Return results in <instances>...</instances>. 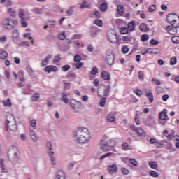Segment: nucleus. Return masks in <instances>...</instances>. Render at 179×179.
<instances>
[{
  "instance_id": "1",
  "label": "nucleus",
  "mask_w": 179,
  "mask_h": 179,
  "mask_svg": "<svg viewBox=\"0 0 179 179\" xmlns=\"http://www.w3.org/2000/svg\"><path fill=\"white\" fill-rule=\"evenodd\" d=\"M73 139L78 143H87L90 141V132L87 128L78 127L74 132Z\"/></svg>"
},
{
  "instance_id": "4",
  "label": "nucleus",
  "mask_w": 179,
  "mask_h": 179,
  "mask_svg": "<svg viewBox=\"0 0 179 179\" xmlns=\"http://www.w3.org/2000/svg\"><path fill=\"white\" fill-rule=\"evenodd\" d=\"M18 22L16 20H13L12 18H6L3 21L4 27L6 29H8L9 30H12V29L16 28L18 24Z\"/></svg>"
},
{
  "instance_id": "6",
  "label": "nucleus",
  "mask_w": 179,
  "mask_h": 179,
  "mask_svg": "<svg viewBox=\"0 0 179 179\" xmlns=\"http://www.w3.org/2000/svg\"><path fill=\"white\" fill-rule=\"evenodd\" d=\"M7 120V124H6L5 126V130L6 132L9 131V127H10V124H15L16 122V120H15V117H13V115L8 113L6 117Z\"/></svg>"
},
{
  "instance_id": "33",
  "label": "nucleus",
  "mask_w": 179,
  "mask_h": 179,
  "mask_svg": "<svg viewBox=\"0 0 179 179\" xmlns=\"http://www.w3.org/2000/svg\"><path fill=\"white\" fill-rule=\"evenodd\" d=\"M24 45L25 47H30V42L25 41H22L19 43L20 47H23Z\"/></svg>"
},
{
  "instance_id": "34",
  "label": "nucleus",
  "mask_w": 179,
  "mask_h": 179,
  "mask_svg": "<svg viewBox=\"0 0 179 179\" xmlns=\"http://www.w3.org/2000/svg\"><path fill=\"white\" fill-rule=\"evenodd\" d=\"M149 166L150 167H151V169H157V167L159 166L157 165V162L153 161L149 162Z\"/></svg>"
},
{
  "instance_id": "37",
  "label": "nucleus",
  "mask_w": 179,
  "mask_h": 179,
  "mask_svg": "<svg viewBox=\"0 0 179 179\" xmlns=\"http://www.w3.org/2000/svg\"><path fill=\"white\" fill-rule=\"evenodd\" d=\"M47 24L50 29H54L55 27V21L49 20Z\"/></svg>"
},
{
  "instance_id": "51",
  "label": "nucleus",
  "mask_w": 179,
  "mask_h": 179,
  "mask_svg": "<svg viewBox=\"0 0 179 179\" xmlns=\"http://www.w3.org/2000/svg\"><path fill=\"white\" fill-rule=\"evenodd\" d=\"M36 125H37V120H36V119H33L31 121V127H32L34 129H36Z\"/></svg>"
},
{
  "instance_id": "50",
  "label": "nucleus",
  "mask_w": 179,
  "mask_h": 179,
  "mask_svg": "<svg viewBox=\"0 0 179 179\" xmlns=\"http://www.w3.org/2000/svg\"><path fill=\"white\" fill-rule=\"evenodd\" d=\"M55 58L54 60H53V62L54 64H58V62H59V61H61V55H57L55 56Z\"/></svg>"
},
{
  "instance_id": "42",
  "label": "nucleus",
  "mask_w": 179,
  "mask_h": 179,
  "mask_svg": "<svg viewBox=\"0 0 179 179\" xmlns=\"http://www.w3.org/2000/svg\"><path fill=\"white\" fill-rule=\"evenodd\" d=\"M73 14V6H71L69 9L66 11V16H72Z\"/></svg>"
},
{
  "instance_id": "27",
  "label": "nucleus",
  "mask_w": 179,
  "mask_h": 179,
  "mask_svg": "<svg viewBox=\"0 0 179 179\" xmlns=\"http://www.w3.org/2000/svg\"><path fill=\"white\" fill-rule=\"evenodd\" d=\"M0 168L1 169V173H7L6 168H5V165H3V159H0Z\"/></svg>"
},
{
  "instance_id": "12",
  "label": "nucleus",
  "mask_w": 179,
  "mask_h": 179,
  "mask_svg": "<svg viewBox=\"0 0 179 179\" xmlns=\"http://www.w3.org/2000/svg\"><path fill=\"white\" fill-rule=\"evenodd\" d=\"M19 37V31L17 29H15L13 31V41H14V43H17Z\"/></svg>"
},
{
  "instance_id": "32",
  "label": "nucleus",
  "mask_w": 179,
  "mask_h": 179,
  "mask_svg": "<svg viewBox=\"0 0 179 179\" xmlns=\"http://www.w3.org/2000/svg\"><path fill=\"white\" fill-rule=\"evenodd\" d=\"M141 41H143V43H145V41H148V40H149V35L148 34H144L141 35Z\"/></svg>"
},
{
  "instance_id": "63",
  "label": "nucleus",
  "mask_w": 179,
  "mask_h": 179,
  "mask_svg": "<svg viewBox=\"0 0 179 179\" xmlns=\"http://www.w3.org/2000/svg\"><path fill=\"white\" fill-rule=\"evenodd\" d=\"M67 78H76V74L73 72H69L67 73Z\"/></svg>"
},
{
  "instance_id": "43",
  "label": "nucleus",
  "mask_w": 179,
  "mask_h": 179,
  "mask_svg": "<svg viewBox=\"0 0 179 179\" xmlns=\"http://www.w3.org/2000/svg\"><path fill=\"white\" fill-rule=\"evenodd\" d=\"M71 69V66L69 64L64 65L62 67V71H63V72H68V71H69Z\"/></svg>"
},
{
  "instance_id": "17",
  "label": "nucleus",
  "mask_w": 179,
  "mask_h": 179,
  "mask_svg": "<svg viewBox=\"0 0 179 179\" xmlns=\"http://www.w3.org/2000/svg\"><path fill=\"white\" fill-rule=\"evenodd\" d=\"M8 52L3 50H0V59H8Z\"/></svg>"
},
{
  "instance_id": "9",
  "label": "nucleus",
  "mask_w": 179,
  "mask_h": 179,
  "mask_svg": "<svg viewBox=\"0 0 179 179\" xmlns=\"http://www.w3.org/2000/svg\"><path fill=\"white\" fill-rule=\"evenodd\" d=\"M108 38L110 43H113L114 44L115 43H118V40L120 38L118 37V35H117V34H115L108 35Z\"/></svg>"
},
{
  "instance_id": "20",
  "label": "nucleus",
  "mask_w": 179,
  "mask_h": 179,
  "mask_svg": "<svg viewBox=\"0 0 179 179\" xmlns=\"http://www.w3.org/2000/svg\"><path fill=\"white\" fill-rule=\"evenodd\" d=\"M77 104H78V101L74 99L70 101V105H71V107L73 108V110H78V108H79V107H77Z\"/></svg>"
},
{
  "instance_id": "53",
  "label": "nucleus",
  "mask_w": 179,
  "mask_h": 179,
  "mask_svg": "<svg viewBox=\"0 0 179 179\" xmlns=\"http://www.w3.org/2000/svg\"><path fill=\"white\" fill-rule=\"evenodd\" d=\"M94 23L96 24V26H99V27L103 26V21L101 20H96Z\"/></svg>"
},
{
  "instance_id": "40",
  "label": "nucleus",
  "mask_w": 179,
  "mask_h": 179,
  "mask_svg": "<svg viewBox=\"0 0 179 179\" xmlns=\"http://www.w3.org/2000/svg\"><path fill=\"white\" fill-rule=\"evenodd\" d=\"M171 41L173 44H179V36H175L171 38Z\"/></svg>"
},
{
  "instance_id": "52",
  "label": "nucleus",
  "mask_w": 179,
  "mask_h": 179,
  "mask_svg": "<svg viewBox=\"0 0 179 179\" xmlns=\"http://www.w3.org/2000/svg\"><path fill=\"white\" fill-rule=\"evenodd\" d=\"M75 66L76 69H80L82 66H83V62H78V63L75 64Z\"/></svg>"
},
{
  "instance_id": "39",
  "label": "nucleus",
  "mask_w": 179,
  "mask_h": 179,
  "mask_svg": "<svg viewBox=\"0 0 179 179\" xmlns=\"http://www.w3.org/2000/svg\"><path fill=\"white\" fill-rule=\"evenodd\" d=\"M106 101H107V98L103 97V98L101 99L100 102H99L100 107H104V106H106Z\"/></svg>"
},
{
  "instance_id": "48",
  "label": "nucleus",
  "mask_w": 179,
  "mask_h": 179,
  "mask_svg": "<svg viewBox=\"0 0 179 179\" xmlns=\"http://www.w3.org/2000/svg\"><path fill=\"white\" fill-rule=\"evenodd\" d=\"M18 16H19V17H20L21 20H22V19H26V17H23V16H24V10H23V9L20 10Z\"/></svg>"
},
{
  "instance_id": "55",
  "label": "nucleus",
  "mask_w": 179,
  "mask_h": 179,
  "mask_svg": "<svg viewBox=\"0 0 179 179\" xmlns=\"http://www.w3.org/2000/svg\"><path fill=\"white\" fill-rule=\"evenodd\" d=\"M20 22L22 27H27V22H26V18H22Z\"/></svg>"
},
{
  "instance_id": "28",
  "label": "nucleus",
  "mask_w": 179,
  "mask_h": 179,
  "mask_svg": "<svg viewBox=\"0 0 179 179\" xmlns=\"http://www.w3.org/2000/svg\"><path fill=\"white\" fill-rule=\"evenodd\" d=\"M120 32L121 34H128L129 31L128 30V28L123 27L120 29Z\"/></svg>"
},
{
  "instance_id": "47",
  "label": "nucleus",
  "mask_w": 179,
  "mask_h": 179,
  "mask_svg": "<svg viewBox=\"0 0 179 179\" xmlns=\"http://www.w3.org/2000/svg\"><path fill=\"white\" fill-rule=\"evenodd\" d=\"M112 155H113V152H108V153L104 154L103 155H102L99 158V160H104V159H106V157H108V156H112Z\"/></svg>"
},
{
  "instance_id": "11",
  "label": "nucleus",
  "mask_w": 179,
  "mask_h": 179,
  "mask_svg": "<svg viewBox=\"0 0 179 179\" xmlns=\"http://www.w3.org/2000/svg\"><path fill=\"white\" fill-rule=\"evenodd\" d=\"M48 155L50 157V160L52 164V166H55L57 164V160L55 157H54L52 155H54V151H48Z\"/></svg>"
},
{
  "instance_id": "35",
  "label": "nucleus",
  "mask_w": 179,
  "mask_h": 179,
  "mask_svg": "<svg viewBox=\"0 0 179 179\" xmlns=\"http://www.w3.org/2000/svg\"><path fill=\"white\" fill-rule=\"evenodd\" d=\"M46 148L48 149V152H52V143H51L50 141H48L46 143Z\"/></svg>"
},
{
  "instance_id": "58",
  "label": "nucleus",
  "mask_w": 179,
  "mask_h": 179,
  "mask_svg": "<svg viewBox=\"0 0 179 179\" xmlns=\"http://www.w3.org/2000/svg\"><path fill=\"white\" fill-rule=\"evenodd\" d=\"M129 163H131V164H132V166H138V161L134 159H130Z\"/></svg>"
},
{
  "instance_id": "23",
  "label": "nucleus",
  "mask_w": 179,
  "mask_h": 179,
  "mask_svg": "<svg viewBox=\"0 0 179 179\" xmlns=\"http://www.w3.org/2000/svg\"><path fill=\"white\" fill-rule=\"evenodd\" d=\"M55 179H65V174L63 171H59L57 174Z\"/></svg>"
},
{
  "instance_id": "61",
  "label": "nucleus",
  "mask_w": 179,
  "mask_h": 179,
  "mask_svg": "<svg viewBox=\"0 0 179 179\" xmlns=\"http://www.w3.org/2000/svg\"><path fill=\"white\" fill-rule=\"evenodd\" d=\"M149 12H155L156 10V5L153 4L148 8Z\"/></svg>"
},
{
  "instance_id": "16",
  "label": "nucleus",
  "mask_w": 179,
  "mask_h": 179,
  "mask_svg": "<svg viewBox=\"0 0 179 179\" xmlns=\"http://www.w3.org/2000/svg\"><path fill=\"white\" fill-rule=\"evenodd\" d=\"M8 131L10 132H16L17 131V124H16V122H15V123L10 124Z\"/></svg>"
},
{
  "instance_id": "29",
  "label": "nucleus",
  "mask_w": 179,
  "mask_h": 179,
  "mask_svg": "<svg viewBox=\"0 0 179 179\" xmlns=\"http://www.w3.org/2000/svg\"><path fill=\"white\" fill-rule=\"evenodd\" d=\"M100 10L101 12H106L107 10V3H103L99 6Z\"/></svg>"
},
{
  "instance_id": "49",
  "label": "nucleus",
  "mask_w": 179,
  "mask_h": 179,
  "mask_svg": "<svg viewBox=\"0 0 179 179\" xmlns=\"http://www.w3.org/2000/svg\"><path fill=\"white\" fill-rule=\"evenodd\" d=\"M91 75H97L99 73V69L97 67H94L91 71H90Z\"/></svg>"
},
{
  "instance_id": "13",
  "label": "nucleus",
  "mask_w": 179,
  "mask_h": 179,
  "mask_svg": "<svg viewBox=\"0 0 179 179\" xmlns=\"http://www.w3.org/2000/svg\"><path fill=\"white\" fill-rule=\"evenodd\" d=\"M108 170L110 174H114V173H117L118 171V168L115 164H113L112 166L108 167Z\"/></svg>"
},
{
  "instance_id": "3",
  "label": "nucleus",
  "mask_w": 179,
  "mask_h": 179,
  "mask_svg": "<svg viewBox=\"0 0 179 179\" xmlns=\"http://www.w3.org/2000/svg\"><path fill=\"white\" fill-rule=\"evenodd\" d=\"M101 150L107 152L110 150V148H114L115 146V142L113 140H110L108 141H101L99 143Z\"/></svg>"
},
{
  "instance_id": "36",
  "label": "nucleus",
  "mask_w": 179,
  "mask_h": 179,
  "mask_svg": "<svg viewBox=\"0 0 179 179\" xmlns=\"http://www.w3.org/2000/svg\"><path fill=\"white\" fill-rule=\"evenodd\" d=\"M40 99V94L36 93L31 97V101H37Z\"/></svg>"
},
{
  "instance_id": "15",
  "label": "nucleus",
  "mask_w": 179,
  "mask_h": 179,
  "mask_svg": "<svg viewBox=\"0 0 179 179\" xmlns=\"http://www.w3.org/2000/svg\"><path fill=\"white\" fill-rule=\"evenodd\" d=\"M139 29L141 31H143V33H148L150 31V29L148 27V25L145 23H142L140 24Z\"/></svg>"
},
{
  "instance_id": "57",
  "label": "nucleus",
  "mask_w": 179,
  "mask_h": 179,
  "mask_svg": "<svg viewBox=\"0 0 179 179\" xmlns=\"http://www.w3.org/2000/svg\"><path fill=\"white\" fill-rule=\"evenodd\" d=\"M145 96L148 99L150 103H153V100H154L153 93L148 94Z\"/></svg>"
},
{
  "instance_id": "7",
  "label": "nucleus",
  "mask_w": 179,
  "mask_h": 179,
  "mask_svg": "<svg viewBox=\"0 0 179 179\" xmlns=\"http://www.w3.org/2000/svg\"><path fill=\"white\" fill-rule=\"evenodd\" d=\"M141 54L142 55H146V54H159V52L157 48H148L146 50H142Z\"/></svg>"
},
{
  "instance_id": "46",
  "label": "nucleus",
  "mask_w": 179,
  "mask_h": 179,
  "mask_svg": "<svg viewBox=\"0 0 179 179\" xmlns=\"http://www.w3.org/2000/svg\"><path fill=\"white\" fill-rule=\"evenodd\" d=\"M57 37L59 40H65V38H66V35H65V32H63L62 34H59Z\"/></svg>"
},
{
  "instance_id": "31",
  "label": "nucleus",
  "mask_w": 179,
  "mask_h": 179,
  "mask_svg": "<svg viewBox=\"0 0 179 179\" xmlns=\"http://www.w3.org/2000/svg\"><path fill=\"white\" fill-rule=\"evenodd\" d=\"M3 104L4 107H12V102H10V99H7L6 101H3Z\"/></svg>"
},
{
  "instance_id": "14",
  "label": "nucleus",
  "mask_w": 179,
  "mask_h": 179,
  "mask_svg": "<svg viewBox=\"0 0 179 179\" xmlns=\"http://www.w3.org/2000/svg\"><path fill=\"white\" fill-rule=\"evenodd\" d=\"M174 16H177L178 17H179L178 15H177L174 13H169L168 15H166L167 22L171 23V22H173V20H176V19H174Z\"/></svg>"
},
{
  "instance_id": "44",
  "label": "nucleus",
  "mask_w": 179,
  "mask_h": 179,
  "mask_svg": "<svg viewBox=\"0 0 179 179\" xmlns=\"http://www.w3.org/2000/svg\"><path fill=\"white\" fill-rule=\"evenodd\" d=\"M138 77L140 80H143L145 79V74H143V73L140 71L138 72Z\"/></svg>"
},
{
  "instance_id": "2",
  "label": "nucleus",
  "mask_w": 179,
  "mask_h": 179,
  "mask_svg": "<svg viewBox=\"0 0 179 179\" xmlns=\"http://www.w3.org/2000/svg\"><path fill=\"white\" fill-rule=\"evenodd\" d=\"M18 152L19 149L15 145H11L8 150V157L13 164H16V163H17V160L19 159V157H17Z\"/></svg>"
},
{
  "instance_id": "5",
  "label": "nucleus",
  "mask_w": 179,
  "mask_h": 179,
  "mask_svg": "<svg viewBox=\"0 0 179 179\" xmlns=\"http://www.w3.org/2000/svg\"><path fill=\"white\" fill-rule=\"evenodd\" d=\"M99 97H108L110 96V85H103L98 90Z\"/></svg>"
},
{
  "instance_id": "18",
  "label": "nucleus",
  "mask_w": 179,
  "mask_h": 179,
  "mask_svg": "<svg viewBox=\"0 0 179 179\" xmlns=\"http://www.w3.org/2000/svg\"><path fill=\"white\" fill-rule=\"evenodd\" d=\"M62 98L60 99V100H62V101H64V103H65V104H68V103H69V99H68V94H65V92H63L61 94Z\"/></svg>"
},
{
  "instance_id": "59",
  "label": "nucleus",
  "mask_w": 179,
  "mask_h": 179,
  "mask_svg": "<svg viewBox=\"0 0 179 179\" xmlns=\"http://www.w3.org/2000/svg\"><path fill=\"white\" fill-rule=\"evenodd\" d=\"M129 52V48H127V46H123L122 48V52L123 54H127V52Z\"/></svg>"
},
{
  "instance_id": "45",
  "label": "nucleus",
  "mask_w": 179,
  "mask_h": 179,
  "mask_svg": "<svg viewBox=\"0 0 179 179\" xmlns=\"http://www.w3.org/2000/svg\"><path fill=\"white\" fill-rule=\"evenodd\" d=\"M177 64V57H172L170 59V65H176Z\"/></svg>"
},
{
  "instance_id": "41",
  "label": "nucleus",
  "mask_w": 179,
  "mask_h": 179,
  "mask_svg": "<svg viewBox=\"0 0 179 179\" xmlns=\"http://www.w3.org/2000/svg\"><path fill=\"white\" fill-rule=\"evenodd\" d=\"M117 12L119 13V15H122L124 13V6L122 5H119L117 6Z\"/></svg>"
},
{
  "instance_id": "62",
  "label": "nucleus",
  "mask_w": 179,
  "mask_h": 179,
  "mask_svg": "<svg viewBox=\"0 0 179 179\" xmlns=\"http://www.w3.org/2000/svg\"><path fill=\"white\" fill-rule=\"evenodd\" d=\"M134 93H136L137 96L141 97V95L142 94V91L140 89H136V90L134 91Z\"/></svg>"
},
{
  "instance_id": "21",
  "label": "nucleus",
  "mask_w": 179,
  "mask_h": 179,
  "mask_svg": "<svg viewBox=\"0 0 179 179\" xmlns=\"http://www.w3.org/2000/svg\"><path fill=\"white\" fill-rule=\"evenodd\" d=\"M79 38H82V35H80V34H75L71 38V41H68L66 42V44H68L69 45V44H72V41L73 40H79Z\"/></svg>"
},
{
  "instance_id": "30",
  "label": "nucleus",
  "mask_w": 179,
  "mask_h": 179,
  "mask_svg": "<svg viewBox=\"0 0 179 179\" xmlns=\"http://www.w3.org/2000/svg\"><path fill=\"white\" fill-rule=\"evenodd\" d=\"M97 33H99V31L97 29H94V27L92 28L90 36L93 37V38H95V37H97Z\"/></svg>"
},
{
  "instance_id": "22",
  "label": "nucleus",
  "mask_w": 179,
  "mask_h": 179,
  "mask_svg": "<svg viewBox=\"0 0 179 179\" xmlns=\"http://www.w3.org/2000/svg\"><path fill=\"white\" fill-rule=\"evenodd\" d=\"M136 134H138V136H146V134L145 131L141 127H138L137 130H136Z\"/></svg>"
},
{
  "instance_id": "64",
  "label": "nucleus",
  "mask_w": 179,
  "mask_h": 179,
  "mask_svg": "<svg viewBox=\"0 0 179 179\" xmlns=\"http://www.w3.org/2000/svg\"><path fill=\"white\" fill-rule=\"evenodd\" d=\"M122 40L123 41H132V38L129 36H123Z\"/></svg>"
},
{
  "instance_id": "60",
  "label": "nucleus",
  "mask_w": 179,
  "mask_h": 179,
  "mask_svg": "<svg viewBox=\"0 0 179 179\" xmlns=\"http://www.w3.org/2000/svg\"><path fill=\"white\" fill-rule=\"evenodd\" d=\"M150 44L151 45H157L159 44V42L157 41V40L151 39L150 41Z\"/></svg>"
},
{
  "instance_id": "24",
  "label": "nucleus",
  "mask_w": 179,
  "mask_h": 179,
  "mask_svg": "<svg viewBox=\"0 0 179 179\" xmlns=\"http://www.w3.org/2000/svg\"><path fill=\"white\" fill-rule=\"evenodd\" d=\"M101 78L104 79V80H110V73L106 71H103L101 73Z\"/></svg>"
},
{
  "instance_id": "19",
  "label": "nucleus",
  "mask_w": 179,
  "mask_h": 179,
  "mask_svg": "<svg viewBox=\"0 0 179 179\" xmlns=\"http://www.w3.org/2000/svg\"><path fill=\"white\" fill-rule=\"evenodd\" d=\"M127 29L129 31H134L135 30V21H131L127 24Z\"/></svg>"
},
{
  "instance_id": "56",
  "label": "nucleus",
  "mask_w": 179,
  "mask_h": 179,
  "mask_svg": "<svg viewBox=\"0 0 179 179\" xmlns=\"http://www.w3.org/2000/svg\"><path fill=\"white\" fill-rule=\"evenodd\" d=\"M150 176H151V177H159V173L155 171H150Z\"/></svg>"
},
{
  "instance_id": "8",
  "label": "nucleus",
  "mask_w": 179,
  "mask_h": 179,
  "mask_svg": "<svg viewBox=\"0 0 179 179\" xmlns=\"http://www.w3.org/2000/svg\"><path fill=\"white\" fill-rule=\"evenodd\" d=\"M106 59L108 65H113V62H114V54H113L111 52H107Z\"/></svg>"
},
{
  "instance_id": "54",
  "label": "nucleus",
  "mask_w": 179,
  "mask_h": 179,
  "mask_svg": "<svg viewBox=\"0 0 179 179\" xmlns=\"http://www.w3.org/2000/svg\"><path fill=\"white\" fill-rule=\"evenodd\" d=\"M81 59H82V57H80V55H76L74 56V62H80Z\"/></svg>"
},
{
  "instance_id": "26",
  "label": "nucleus",
  "mask_w": 179,
  "mask_h": 179,
  "mask_svg": "<svg viewBox=\"0 0 179 179\" xmlns=\"http://www.w3.org/2000/svg\"><path fill=\"white\" fill-rule=\"evenodd\" d=\"M31 12H33V13H36V15H41V12H43V9L35 7L32 9Z\"/></svg>"
},
{
  "instance_id": "10",
  "label": "nucleus",
  "mask_w": 179,
  "mask_h": 179,
  "mask_svg": "<svg viewBox=\"0 0 179 179\" xmlns=\"http://www.w3.org/2000/svg\"><path fill=\"white\" fill-rule=\"evenodd\" d=\"M51 58H52V55H48L46 57H45L43 59V60H42L41 65V66H47V65H48V62H50V59H51Z\"/></svg>"
},
{
  "instance_id": "25",
  "label": "nucleus",
  "mask_w": 179,
  "mask_h": 179,
  "mask_svg": "<svg viewBox=\"0 0 179 179\" xmlns=\"http://www.w3.org/2000/svg\"><path fill=\"white\" fill-rule=\"evenodd\" d=\"M159 118L162 121H166V120H167V114H166V113H164V112H161L159 114Z\"/></svg>"
},
{
  "instance_id": "38",
  "label": "nucleus",
  "mask_w": 179,
  "mask_h": 179,
  "mask_svg": "<svg viewBox=\"0 0 179 179\" xmlns=\"http://www.w3.org/2000/svg\"><path fill=\"white\" fill-rule=\"evenodd\" d=\"M106 120L108 122H114V121H115V117L112 115H108L106 117Z\"/></svg>"
}]
</instances>
